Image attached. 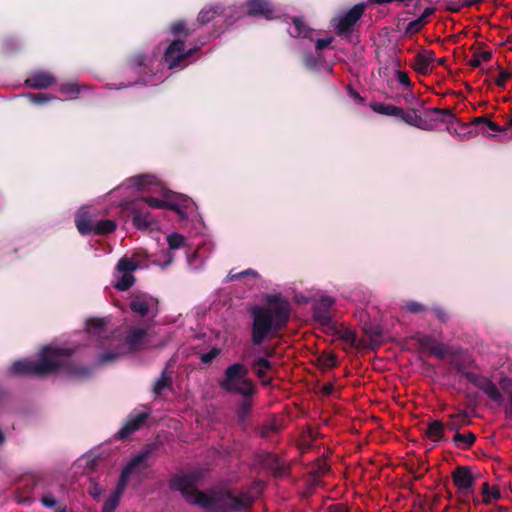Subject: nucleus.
Instances as JSON below:
<instances>
[{"label":"nucleus","instance_id":"obj_1","mask_svg":"<svg viewBox=\"0 0 512 512\" xmlns=\"http://www.w3.org/2000/svg\"><path fill=\"white\" fill-rule=\"evenodd\" d=\"M200 475L197 472L176 474L169 481V488L178 491L189 504L197 505L208 512H230L248 509L253 497L246 492L236 496L231 490L215 491L212 494L200 491L197 485Z\"/></svg>","mask_w":512,"mask_h":512},{"label":"nucleus","instance_id":"obj_2","mask_svg":"<svg viewBox=\"0 0 512 512\" xmlns=\"http://www.w3.org/2000/svg\"><path fill=\"white\" fill-rule=\"evenodd\" d=\"M252 318L251 342L259 346L268 338L277 337L286 327L291 316V305L281 295H268L267 305L250 309Z\"/></svg>","mask_w":512,"mask_h":512},{"label":"nucleus","instance_id":"obj_3","mask_svg":"<svg viewBox=\"0 0 512 512\" xmlns=\"http://www.w3.org/2000/svg\"><path fill=\"white\" fill-rule=\"evenodd\" d=\"M68 349L44 347L39 355V361L33 362L27 359L15 361L10 373L13 375H37L46 376L64 369L75 378H88L92 374L89 366L75 364L64 356H70Z\"/></svg>","mask_w":512,"mask_h":512},{"label":"nucleus","instance_id":"obj_4","mask_svg":"<svg viewBox=\"0 0 512 512\" xmlns=\"http://www.w3.org/2000/svg\"><path fill=\"white\" fill-rule=\"evenodd\" d=\"M249 369L242 363L237 362L224 370V377L219 381V386L227 393H237L243 400L237 406L239 420L244 421L250 413L252 398L257 392V386L248 377Z\"/></svg>","mask_w":512,"mask_h":512},{"label":"nucleus","instance_id":"obj_5","mask_svg":"<svg viewBox=\"0 0 512 512\" xmlns=\"http://www.w3.org/2000/svg\"><path fill=\"white\" fill-rule=\"evenodd\" d=\"M151 454L152 450L147 448L139 452L133 458H131V460L122 469L120 478L118 480L114 492L104 502L102 512H115L116 508L119 505L121 496L127 487L129 477L134 473H138L140 469L143 470L149 467L147 460L151 456Z\"/></svg>","mask_w":512,"mask_h":512},{"label":"nucleus","instance_id":"obj_6","mask_svg":"<svg viewBox=\"0 0 512 512\" xmlns=\"http://www.w3.org/2000/svg\"><path fill=\"white\" fill-rule=\"evenodd\" d=\"M196 48H186L185 43L181 40L172 41L165 49L161 50L160 47H156L150 55L146 53H138L135 55L134 64H145L146 62H154L158 60L159 55L162 53V59L165 64H180L186 60L189 56L193 55Z\"/></svg>","mask_w":512,"mask_h":512},{"label":"nucleus","instance_id":"obj_7","mask_svg":"<svg viewBox=\"0 0 512 512\" xmlns=\"http://www.w3.org/2000/svg\"><path fill=\"white\" fill-rule=\"evenodd\" d=\"M287 31L291 37L300 38L312 44L318 56L326 49H333L334 38L332 36L320 37L319 33L309 28L301 17H293Z\"/></svg>","mask_w":512,"mask_h":512},{"label":"nucleus","instance_id":"obj_8","mask_svg":"<svg viewBox=\"0 0 512 512\" xmlns=\"http://www.w3.org/2000/svg\"><path fill=\"white\" fill-rule=\"evenodd\" d=\"M218 16L223 17L227 25H232L243 15H241L236 5L225 6L222 3H210L200 10L197 16V22L201 25H205Z\"/></svg>","mask_w":512,"mask_h":512},{"label":"nucleus","instance_id":"obj_9","mask_svg":"<svg viewBox=\"0 0 512 512\" xmlns=\"http://www.w3.org/2000/svg\"><path fill=\"white\" fill-rule=\"evenodd\" d=\"M366 8L365 3H358L344 13H339L331 20V26L339 36L348 38L353 32V27L361 18Z\"/></svg>","mask_w":512,"mask_h":512},{"label":"nucleus","instance_id":"obj_10","mask_svg":"<svg viewBox=\"0 0 512 512\" xmlns=\"http://www.w3.org/2000/svg\"><path fill=\"white\" fill-rule=\"evenodd\" d=\"M464 377L475 387L485 393L493 402L502 405L504 397L498 387L487 377L473 373L465 372Z\"/></svg>","mask_w":512,"mask_h":512},{"label":"nucleus","instance_id":"obj_11","mask_svg":"<svg viewBox=\"0 0 512 512\" xmlns=\"http://www.w3.org/2000/svg\"><path fill=\"white\" fill-rule=\"evenodd\" d=\"M131 311L141 317H155L158 312V300L148 293L135 295L130 301Z\"/></svg>","mask_w":512,"mask_h":512},{"label":"nucleus","instance_id":"obj_12","mask_svg":"<svg viewBox=\"0 0 512 512\" xmlns=\"http://www.w3.org/2000/svg\"><path fill=\"white\" fill-rule=\"evenodd\" d=\"M128 209L132 215V223L138 229H147L153 224L149 208L143 200L135 199L129 203Z\"/></svg>","mask_w":512,"mask_h":512},{"label":"nucleus","instance_id":"obj_13","mask_svg":"<svg viewBox=\"0 0 512 512\" xmlns=\"http://www.w3.org/2000/svg\"><path fill=\"white\" fill-rule=\"evenodd\" d=\"M246 13L251 16H262L268 20L275 18L277 11L270 0H247Z\"/></svg>","mask_w":512,"mask_h":512},{"label":"nucleus","instance_id":"obj_14","mask_svg":"<svg viewBox=\"0 0 512 512\" xmlns=\"http://www.w3.org/2000/svg\"><path fill=\"white\" fill-rule=\"evenodd\" d=\"M453 483L461 491L466 492L474 485V477L471 468L468 466H458L451 474Z\"/></svg>","mask_w":512,"mask_h":512},{"label":"nucleus","instance_id":"obj_15","mask_svg":"<svg viewBox=\"0 0 512 512\" xmlns=\"http://www.w3.org/2000/svg\"><path fill=\"white\" fill-rule=\"evenodd\" d=\"M148 412H138L135 415H130L123 427L118 431L117 436L119 439H125L135 431H137L148 419Z\"/></svg>","mask_w":512,"mask_h":512},{"label":"nucleus","instance_id":"obj_16","mask_svg":"<svg viewBox=\"0 0 512 512\" xmlns=\"http://www.w3.org/2000/svg\"><path fill=\"white\" fill-rule=\"evenodd\" d=\"M55 82L56 78L53 74L44 71H38L28 77L24 81V85L32 89L43 90L52 86L55 84Z\"/></svg>","mask_w":512,"mask_h":512},{"label":"nucleus","instance_id":"obj_17","mask_svg":"<svg viewBox=\"0 0 512 512\" xmlns=\"http://www.w3.org/2000/svg\"><path fill=\"white\" fill-rule=\"evenodd\" d=\"M30 476V473L24 474L19 477L17 481V501L18 503H30L32 498V493L36 488H38L37 483L30 482L27 478Z\"/></svg>","mask_w":512,"mask_h":512},{"label":"nucleus","instance_id":"obj_18","mask_svg":"<svg viewBox=\"0 0 512 512\" xmlns=\"http://www.w3.org/2000/svg\"><path fill=\"white\" fill-rule=\"evenodd\" d=\"M251 369L264 386H269L272 379L267 377V371L272 369V363L265 357H257L251 364Z\"/></svg>","mask_w":512,"mask_h":512},{"label":"nucleus","instance_id":"obj_19","mask_svg":"<svg viewBox=\"0 0 512 512\" xmlns=\"http://www.w3.org/2000/svg\"><path fill=\"white\" fill-rule=\"evenodd\" d=\"M445 424L440 420H433L427 424L425 436L432 442L447 441L444 430Z\"/></svg>","mask_w":512,"mask_h":512},{"label":"nucleus","instance_id":"obj_20","mask_svg":"<svg viewBox=\"0 0 512 512\" xmlns=\"http://www.w3.org/2000/svg\"><path fill=\"white\" fill-rule=\"evenodd\" d=\"M398 118H400L404 123L420 128V129H427V121L424 120L418 113L417 110L414 108L404 110L402 108V113L398 114Z\"/></svg>","mask_w":512,"mask_h":512},{"label":"nucleus","instance_id":"obj_21","mask_svg":"<svg viewBox=\"0 0 512 512\" xmlns=\"http://www.w3.org/2000/svg\"><path fill=\"white\" fill-rule=\"evenodd\" d=\"M192 204V200L184 195H179L175 199L166 200L165 209L175 211L181 218H185L184 209H187Z\"/></svg>","mask_w":512,"mask_h":512},{"label":"nucleus","instance_id":"obj_22","mask_svg":"<svg viewBox=\"0 0 512 512\" xmlns=\"http://www.w3.org/2000/svg\"><path fill=\"white\" fill-rule=\"evenodd\" d=\"M470 422L467 412L460 411L459 413L449 415L448 421L444 424L446 429L457 433L461 427L470 424Z\"/></svg>","mask_w":512,"mask_h":512},{"label":"nucleus","instance_id":"obj_23","mask_svg":"<svg viewBox=\"0 0 512 512\" xmlns=\"http://www.w3.org/2000/svg\"><path fill=\"white\" fill-rule=\"evenodd\" d=\"M147 332L143 328L131 329L126 336V344L133 351L140 349L143 340L145 339Z\"/></svg>","mask_w":512,"mask_h":512},{"label":"nucleus","instance_id":"obj_24","mask_svg":"<svg viewBox=\"0 0 512 512\" xmlns=\"http://www.w3.org/2000/svg\"><path fill=\"white\" fill-rule=\"evenodd\" d=\"M369 107L375 113L385 115V116H391V117L398 118V114L402 113L401 107H397L392 104H385V103H381V102H371L369 104Z\"/></svg>","mask_w":512,"mask_h":512},{"label":"nucleus","instance_id":"obj_25","mask_svg":"<svg viewBox=\"0 0 512 512\" xmlns=\"http://www.w3.org/2000/svg\"><path fill=\"white\" fill-rule=\"evenodd\" d=\"M471 124L475 126L477 131H480L482 133H485L487 129H490L494 132H503L506 130V127H501L497 123L483 116L476 117Z\"/></svg>","mask_w":512,"mask_h":512},{"label":"nucleus","instance_id":"obj_26","mask_svg":"<svg viewBox=\"0 0 512 512\" xmlns=\"http://www.w3.org/2000/svg\"><path fill=\"white\" fill-rule=\"evenodd\" d=\"M453 443L456 448L467 450L473 446L476 441V436L473 432L455 433L453 436Z\"/></svg>","mask_w":512,"mask_h":512},{"label":"nucleus","instance_id":"obj_27","mask_svg":"<svg viewBox=\"0 0 512 512\" xmlns=\"http://www.w3.org/2000/svg\"><path fill=\"white\" fill-rule=\"evenodd\" d=\"M281 429V423L276 418H272L267 422L263 423L257 429V432L261 438H268L274 434H277Z\"/></svg>","mask_w":512,"mask_h":512},{"label":"nucleus","instance_id":"obj_28","mask_svg":"<svg viewBox=\"0 0 512 512\" xmlns=\"http://www.w3.org/2000/svg\"><path fill=\"white\" fill-rule=\"evenodd\" d=\"M331 330L333 331L334 335H337L340 340H342L349 346L354 347L356 345L357 334L355 331L343 326L338 328L336 327L335 324L334 327L331 328Z\"/></svg>","mask_w":512,"mask_h":512},{"label":"nucleus","instance_id":"obj_29","mask_svg":"<svg viewBox=\"0 0 512 512\" xmlns=\"http://www.w3.org/2000/svg\"><path fill=\"white\" fill-rule=\"evenodd\" d=\"M75 225L81 235L94 233L95 224L86 213L78 214L75 218Z\"/></svg>","mask_w":512,"mask_h":512},{"label":"nucleus","instance_id":"obj_30","mask_svg":"<svg viewBox=\"0 0 512 512\" xmlns=\"http://www.w3.org/2000/svg\"><path fill=\"white\" fill-rule=\"evenodd\" d=\"M22 40L18 36H7L0 41V51L8 54L18 51L22 47Z\"/></svg>","mask_w":512,"mask_h":512},{"label":"nucleus","instance_id":"obj_31","mask_svg":"<svg viewBox=\"0 0 512 512\" xmlns=\"http://www.w3.org/2000/svg\"><path fill=\"white\" fill-rule=\"evenodd\" d=\"M313 318L322 326H326L328 329L334 327V322L332 321V317L330 315V311L327 309H323L315 305L313 307Z\"/></svg>","mask_w":512,"mask_h":512},{"label":"nucleus","instance_id":"obj_32","mask_svg":"<svg viewBox=\"0 0 512 512\" xmlns=\"http://www.w3.org/2000/svg\"><path fill=\"white\" fill-rule=\"evenodd\" d=\"M27 479L30 482L37 483L38 488L42 490H47L53 482L52 476L45 472L30 473V476Z\"/></svg>","mask_w":512,"mask_h":512},{"label":"nucleus","instance_id":"obj_33","mask_svg":"<svg viewBox=\"0 0 512 512\" xmlns=\"http://www.w3.org/2000/svg\"><path fill=\"white\" fill-rule=\"evenodd\" d=\"M165 389H172V378L163 371L161 376L155 381L153 385V393L155 396H161Z\"/></svg>","mask_w":512,"mask_h":512},{"label":"nucleus","instance_id":"obj_34","mask_svg":"<svg viewBox=\"0 0 512 512\" xmlns=\"http://www.w3.org/2000/svg\"><path fill=\"white\" fill-rule=\"evenodd\" d=\"M428 114L431 115L433 120L441 122H451L455 119V115L451 109L430 108Z\"/></svg>","mask_w":512,"mask_h":512},{"label":"nucleus","instance_id":"obj_35","mask_svg":"<svg viewBox=\"0 0 512 512\" xmlns=\"http://www.w3.org/2000/svg\"><path fill=\"white\" fill-rule=\"evenodd\" d=\"M117 225L114 220L105 219L100 220L95 223L94 226V234L96 235H105L115 231Z\"/></svg>","mask_w":512,"mask_h":512},{"label":"nucleus","instance_id":"obj_36","mask_svg":"<svg viewBox=\"0 0 512 512\" xmlns=\"http://www.w3.org/2000/svg\"><path fill=\"white\" fill-rule=\"evenodd\" d=\"M85 86L79 85L77 82H66L59 86V92L68 97L75 98Z\"/></svg>","mask_w":512,"mask_h":512},{"label":"nucleus","instance_id":"obj_37","mask_svg":"<svg viewBox=\"0 0 512 512\" xmlns=\"http://www.w3.org/2000/svg\"><path fill=\"white\" fill-rule=\"evenodd\" d=\"M482 495H483V503L489 504L492 499H499L501 497V493L498 487L494 486L490 488L488 482H484L482 484Z\"/></svg>","mask_w":512,"mask_h":512},{"label":"nucleus","instance_id":"obj_38","mask_svg":"<svg viewBox=\"0 0 512 512\" xmlns=\"http://www.w3.org/2000/svg\"><path fill=\"white\" fill-rule=\"evenodd\" d=\"M435 61L434 53L430 50H424L422 52H419L416 55V63L415 64H432ZM436 64H444V60L442 58H439L436 60Z\"/></svg>","mask_w":512,"mask_h":512},{"label":"nucleus","instance_id":"obj_39","mask_svg":"<svg viewBox=\"0 0 512 512\" xmlns=\"http://www.w3.org/2000/svg\"><path fill=\"white\" fill-rule=\"evenodd\" d=\"M135 282V277L130 273H123L114 285V288L119 291L128 290Z\"/></svg>","mask_w":512,"mask_h":512},{"label":"nucleus","instance_id":"obj_40","mask_svg":"<svg viewBox=\"0 0 512 512\" xmlns=\"http://www.w3.org/2000/svg\"><path fill=\"white\" fill-rule=\"evenodd\" d=\"M24 96L35 105H43L55 99L54 96L44 93H26Z\"/></svg>","mask_w":512,"mask_h":512},{"label":"nucleus","instance_id":"obj_41","mask_svg":"<svg viewBox=\"0 0 512 512\" xmlns=\"http://www.w3.org/2000/svg\"><path fill=\"white\" fill-rule=\"evenodd\" d=\"M133 186L138 189H144L146 186L152 185L155 178L151 175H139L129 179Z\"/></svg>","mask_w":512,"mask_h":512},{"label":"nucleus","instance_id":"obj_42","mask_svg":"<svg viewBox=\"0 0 512 512\" xmlns=\"http://www.w3.org/2000/svg\"><path fill=\"white\" fill-rule=\"evenodd\" d=\"M137 268L138 264L127 257H122L117 263V269L122 273L132 274Z\"/></svg>","mask_w":512,"mask_h":512},{"label":"nucleus","instance_id":"obj_43","mask_svg":"<svg viewBox=\"0 0 512 512\" xmlns=\"http://www.w3.org/2000/svg\"><path fill=\"white\" fill-rule=\"evenodd\" d=\"M501 67L502 66H497V73L495 76L494 84L498 87L504 88L507 81L512 77V70H503Z\"/></svg>","mask_w":512,"mask_h":512},{"label":"nucleus","instance_id":"obj_44","mask_svg":"<svg viewBox=\"0 0 512 512\" xmlns=\"http://www.w3.org/2000/svg\"><path fill=\"white\" fill-rule=\"evenodd\" d=\"M169 32H170V34H172L174 36L189 35V31L186 27V23L182 20L175 21V22L171 23L169 26Z\"/></svg>","mask_w":512,"mask_h":512},{"label":"nucleus","instance_id":"obj_45","mask_svg":"<svg viewBox=\"0 0 512 512\" xmlns=\"http://www.w3.org/2000/svg\"><path fill=\"white\" fill-rule=\"evenodd\" d=\"M106 322L101 318H91L87 321V330L89 333H100L105 328Z\"/></svg>","mask_w":512,"mask_h":512},{"label":"nucleus","instance_id":"obj_46","mask_svg":"<svg viewBox=\"0 0 512 512\" xmlns=\"http://www.w3.org/2000/svg\"><path fill=\"white\" fill-rule=\"evenodd\" d=\"M450 353V349L443 343H437L435 341L433 347H431L430 354L436 356L439 359H444Z\"/></svg>","mask_w":512,"mask_h":512},{"label":"nucleus","instance_id":"obj_47","mask_svg":"<svg viewBox=\"0 0 512 512\" xmlns=\"http://www.w3.org/2000/svg\"><path fill=\"white\" fill-rule=\"evenodd\" d=\"M184 241V236L179 233H172L167 237V242L171 250L180 248L184 244Z\"/></svg>","mask_w":512,"mask_h":512},{"label":"nucleus","instance_id":"obj_48","mask_svg":"<svg viewBox=\"0 0 512 512\" xmlns=\"http://www.w3.org/2000/svg\"><path fill=\"white\" fill-rule=\"evenodd\" d=\"M246 276H250V277H253V278H258L259 274L254 269H246V270H244L242 272H239V273H233L232 271H230L229 274H228V280L229 281L239 280V279H242V278H244Z\"/></svg>","mask_w":512,"mask_h":512},{"label":"nucleus","instance_id":"obj_49","mask_svg":"<svg viewBox=\"0 0 512 512\" xmlns=\"http://www.w3.org/2000/svg\"><path fill=\"white\" fill-rule=\"evenodd\" d=\"M318 361H319L320 365L323 366L324 368L331 369V368H334L337 366V358H336V355L333 353L321 355L318 358Z\"/></svg>","mask_w":512,"mask_h":512},{"label":"nucleus","instance_id":"obj_50","mask_svg":"<svg viewBox=\"0 0 512 512\" xmlns=\"http://www.w3.org/2000/svg\"><path fill=\"white\" fill-rule=\"evenodd\" d=\"M481 71L484 76V83L488 85L494 84L497 66H487L486 68H482Z\"/></svg>","mask_w":512,"mask_h":512},{"label":"nucleus","instance_id":"obj_51","mask_svg":"<svg viewBox=\"0 0 512 512\" xmlns=\"http://www.w3.org/2000/svg\"><path fill=\"white\" fill-rule=\"evenodd\" d=\"M140 200H143L144 203L148 208H154V209H165L166 200H160L155 197H142L139 198Z\"/></svg>","mask_w":512,"mask_h":512},{"label":"nucleus","instance_id":"obj_52","mask_svg":"<svg viewBox=\"0 0 512 512\" xmlns=\"http://www.w3.org/2000/svg\"><path fill=\"white\" fill-rule=\"evenodd\" d=\"M416 341L421 349L431 351V347H433L435 340L429 335H420L416 337Z\"/></svg>","mask_w":512,"mask_h":512},{"label":"nucleus","instance_id":"obj_53","mask_svg":"<svg viewBox=\"0 0 512 512\" xmlns=\"http://www.w3.org/2000/svg\"><path fill=\"white\" fill-rule=\"evenodd\" d=\"M221 354V349L218 347H212L207 353L201 355L200 359L202 363L209 364L215 358H217Z\"/></svg>","mask_w":512,"mask_h":512},{"label":"nucleus","instance_id":"obj_54","mask_svg":"<svg viewBox=\"0 0 512 512\" xmlns=\"http://www.w3.org/2000/svg\"><path fill=\"white\" fill-rule=\"evenodd\" d=\"M119 358H120V354L119 353H116V352H105V353H102L99 356L98 363L99 364H106V363H110V362L116 361Z\"/></svg>","mask_w":512,"mask_h":512},{"label":"nucleus","instance_id":"obj_55","mask_svg":"<svg viewBox=\"0 0 512 512\" xmlns=\"http://www.w3.org/2000/svg\"><path fill=\"white\" fill-rule=\"evenodd\" d=\"M500 387L502 391L508 395L510 404L512 406V380L509 378H503L500 381Z\"/></svg>","mask_w":512,"mask_h":512},{"label":"nucleus","instance_id":"obj_56","mask_svg":"<svg viewBox=\"0 0 512 512\" xmlns=\"http://www.w3.org/2000/svg\"><path fill=\"white\" fill-rule=\"evenodd\" d=\"M405 308L410 313H419L426 310V307L423 304L416 301H407L405 304Z\"/></svg>","mask_w":512,"mask_h":512},{"label":"nucleus","instance_id":"obj_57","mask_svg":"<svg viewBox=\"0 0 512 512\" xmlns=\"http://www.w3.org/2000/svg\"><path fill=\"white\" fill-rule=\"evenodd\" d=\"M492 59V53L490 51H480L476 54V58L470 61L468 64H481V62H487Z\"/></svg>","mask_w":512,"mask_h":512},{"label":"nucleus","instance_id":"obj_58","mask_svg":"<svg viewBox=\"0 0 512 512\" xmlns=\"http://www.w3.org/2000/svg\"><path fill=\"white\" fill-rule=\"evenodd\" d=\"M424 22L419 17L411 22L408 23L406 31L408 33H416L418 32L421 27L423 26Z\"/></svg>","mask_w":512,"mask_h":512},{"label":"nucleus","instance_id":"obj_59","mask_svg":"<svg viewBox=\"0 0 512 512\" xmlns=\"http://www.w3.org/2000/svg\"><path fill=\"white\" fill-rule=\"evenodd\" d=\"M40 501L44 506L49 507V508L54 507L57 503L56 499L54 498V496L51 493L44 494L41 497Z\"/></svg>","mask_w":512,"mask_h":512},{"label":"nucleus","instance_id":"obj_60","mask_svg":"<svg viewBox=\"0 0 512 512\" xmlns=\"http://www.w3.org/2000/svg\"><path fill=\"white\" fill-rule=\"evenodd\" d=\"M334 304V299L329 296H323L320 298L318 303L316 304L318 307H321L323 309L330 310L332 305Z\"/></svg>","mask_w":512,"mask_h":512},{"label":"nucleus","instance_id":"obj_61","mask_svg":"<svg viewBox=\"0 0 512 512\" xmlns=\"http://www.w3.org/2000/svg\"><path fill=\"white\" fill-rule=\"evenodd\" d=\"M395 74L398 78L399 83H401L402 85L407 86V87L410 86L411 82H410V79L406 72L396 70Z\"/></svg>","mask_w":512,"mask_h":512},{"label":"nucleus","instance_id":"obj_62","mask_svg":"<svg viewBox=\"0 0 512 512\" xmlns=\"http://www.w3.org/2000/svg\"><path fill=\"white\" fill-rule=\"evenodd\" d=\"M433 311L435 313V316L442 322V323H445L447 322L448 320V314L447 312L440 308V307H435L433 308Z\"/></svg>","mask_w":512,"mask_h":512},{"label":"nucleus","instance_id":"obj_63","mask_svg":"<svg viewBox=\"0 0 512 512\" xmlns=\"http://www.w3.org/2000/svg\"><path fill=\"white\" fill-rule=\"evenodd\" d=\"M327 512H350L349 509L344 504H333L330 505L327 509Z\"/></svg>","mask_w":512,"mask_h":512},{"label":"nucleus","instance_id":"obj_64","mask_svg":"<svg viewBox=\"0 0 512 512\" xmlns=\"http://www.w3.org/2000/svg\"><path fill=\"white\" fill-rule=\"evenodd\" d=\"M347 91H348L350 97L356 99L360 103L364 102V98L356 90H354L351 85L347 86Z\"/></svg>","mask_w":512,"mask_h":512}]
</instances>
